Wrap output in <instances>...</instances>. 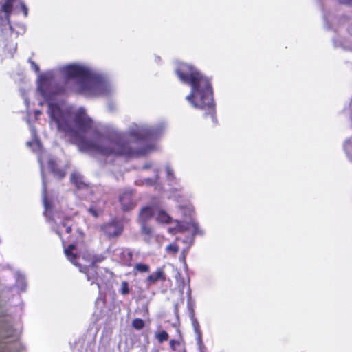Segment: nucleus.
I'll return each mask as SVG.
<instances>
[{
  "label": "nucleus",
  "instance_id": "obj_4",
  "mask_svg": "<svg viewBox=\"0 0 352 352\" xmlns=\"http://www.w3.org/2000/svg\"><path fill=\"white\" fill-rule=\"evenodd\" d=\"M22 12L23 16L28 15V8L21 0H0V34L3 36L19 35L25 32L23 27L20 26L19 31L14 30L11 25L10 16Z\"/></svg>",
  "mask_w": 352,
  "mask_h": 352
},
{
  "label": "nucleus",
  "instance_id": "obj_3",
  "mask_svg": "<svg viewBox=\"0 0 352 352\" xmlns=\"http://www.w3.org/2000/svg\"><path fill=\"white\" fill-rule=\"evenodd\" d=\"M175 72L182 82L190 86V93L186 100L194 108L204 111L205 116H210L215 122V104L210 79L194 66L183 62L175 63Z\"/></svg>",
  "mask_w": 352,
  "mask_h": 352
},
{
  "label": "nucleus",
  "instance_id": "obj_34",
  "mask_svg": "<svg viewBox=\"0 0 352 352\" xmlns=\"http://www.w3.org/2000/svg\"><path fill=\"white\" fill-rule=\"evenodd\" d=\"M340 3L352 6V0H338Z\"/></svg>",
  "mask_w": 352,
  "mask_h": 352
},
{
  "label": "nucleus",
  "instance_id": "obj_23",
  "mask_svg": "<svg viewBox=\"0 0 352 352\" xmlns=\"http://www.w3.org/2000/svg\"><path fill=\"white\" fill-rule=\"evenodd\" d=\"M91 258H91L92 261H91V266L96 267V265L102 262L106 258V256L102 254H94Z\"/></svg>",
  "mask_w": 352,
  "mask_h": 352
},
{
  "label": "nucleus",
  "instance_id": "obj_14",
  "mask_svg": "<svg viewBox=\"0 0 352 352\" xmlns=\"http://www.w3.org/2000/svg\"><path fill=\"white\" fill-rule=\"evenodd\" d=\"M165 280L166 275L164 274V270L162 267H159L155 272L152 273L147 277L146 282L148 283V285H150L158 280L164 281Z\"/></svg>",
  "mask_w": 352,
  "mask_h": 352
},
{
  "label": "nucleus",
  "instance_id": "obj_17",
  "mask_svg": "<svg viewBox=\"0 0 352 352\" xmlns=\"http://www.w3.org/2000/svg\"><path fill=\"white\" fill-rule=\"evenodd\" d=\"M155 177L153 178H144L136 180L135 184L138 186H151L155 184L159 177V170L157 168H154Z\"/></svg>",
  "mask_w": 352,
  "mask_h": 352
},
{
  "label": "nucleus",
  "instance_id": "obj_19",
  "mask_svg": "<svg viewBox=\"0 0 352 352\" xmlns=\"http://www.w3.org/2000/svg\"><path fill=\"white\" fill-rule=\"evenodd\" d=\"M16 286L21 292L25 291L26 289V280L23 274L20 272L16 273Z\"/></svg>",
  "mask_w": 352,
  "mask_h": 352
},
{
  "label": "nucleus",
  "instance_id": "obj_28",
  "mask_svg": "<svg viewBox=\"0 0 352 352\" xmlns=\"http://www.w3.org/2000/svg\"><path fill=\"white\" fill-rule=\"evenodd\" d=\"M165 170L166 173V177L168 180L174 179V171L169 164H166L165 166Z\"/></svg>",
  "mask_w": 352,
  "mask_h": 352
},
{
  "label": "nucleus",
  "instance_id": "obj_20",
  "mask_svg": "<svg viewBox=\"0 0 352 352\" xmlns=\"http://www.w3.org/2000/svg\"><path fill=\"white\" fill-rule=\"evenodd\" d=\"M104 205V201H99L98 204H92L88 210L89 212L94 217H98L99 214L101 212Z\"/></svg>",
  "mask_w": 352,
  "mask_h": 352
},
{
  "label": "nucleus",
  "instance_id": "obj_40",
  "mask_svg": "<svg viewBox=\"0 0 352 352\" xmlns=\"http://www.w3.org/2000/svg\"><path fill=\"white\" fill-rule=\"evenodd\" d=\"M24 100H25V102L26 105H28V99L26 98H25Z\"/></svg>",
  "mask_w": 352,
  "mask_h": 352
},
{
  "label": "nucleus",
  "instance_id": "obj_25",
  "mask_svg": "<svg viewBox=\"0 0 352 352\" xmlns=\"http://www.w3.org/2000/svg\"><path fill=\"white\" fill-rule=\"evenodd\" d=\"M179 251V247L176 243H171L166 247V252L168 254L175 255Z\"/></svg>",
  "mask_w": 352,
  "mask_h": 352
},
{
  "label": "nucleus",
  "instance_id": "obj_13",
  "mask_svg": "<svg viewBox=\"0 0 352 352\" xmlns=\"http://www.w3.org/2000/svg\"><path fill=\"white\" fill-rule=\"evenodd\" d=\"M47 164L48 168L51 170L52 173L54 174V175L60 179L63 178L65 176V172L64 170L61 168H58L56 167V160L52 157H50L47 158Z\"/></svg>",
  "mask_w": 352,
  "mask_h": 352
},
{
  "label": "nucleus",
  "instance_id": "obj_35",
  "mask_svg": "<svg viewBox=\"0 0 352 352\" xmlns=\"http://www.w3.org/2000/svg\"><path fill=\"white\" fill-rule=\"evenodd\" d=\"M179 342L177 341V340H171L170 341V347L175 350V344H179Z\"/></svg>",
  "mask_w": 352,
  "mask_h": 352
},
{
  "label": "nucleus",
  "instance_id": "obj_11",
  "mask_svg": "<svg viewBox=\"0 0 352 352\" xmlns=\"http://www.w3.org/2000/svg\"><path fill=\"white\" fill-rule=\"evenodd\" d=\"M192 326L195 333L196 345L199 352H208L202 340V333L198 320L193 316L191 317Z\"/></svg>",
  "mask_w": 352,
  "mask_h": 352
},
{
  "label": "nucleus",
  "instance_id": "obj_39",
  "mask_svg": "<svg viewBox=\"0 0 352 352\" xmlns=\"http://www.w3.org/2000/svg\"><path fill=\"white\" fill-rule=\"evenodd\" d=\"M41 114V112L38 110L35 111V116L36 117L39 116Z\"/></svg>",
  "mask_w": 352,
  "mask_h": 352
},
{
  "label": "nucleus",
  "instance_id": "obj_41",
  "mask_svg": "<svg viewBox=\"0 0 352 352\" xmlns=\"http://www.w3.org/2000/svg\"><path fill=\"white\" fill-rule=\"evenodd\" d=\"M56 233L60 235V232L58 230L56 231Z\"/></svg>",
  "mask_w": 352,
  "mask_h": 352
},
{
  "label": "nucleus",
  "instance_id": "obj_5",
  "mask_svg": "<svg viewBox=\"0 0 352 352\" xmlns=\"http://www.w3.org/2000/svg\"><path fill=\"white\" fill-rule=\"evenodd\" d=\"M30 131L32 137V140L27 142V146L32 148V150L38 154V161L40 164L41 168V173L42 177V183H43V190H42V199L43 203L44 206V212L43 214L45 216L47 219H52V221H56L55 218L53 216V207L51 204L50 201L47 198V189H46V182L44 177L43 173V161L45 160V155L42 152V146L40 141L38 140L36 136V129L30 126Z\"/></svg>",
  "mask_w": 352,
  "mask_h": 352
},
{
  "label": "nucleus",
  "instance_id": "obj_33",
  "mask_svg": "<svg viewBox=\"0 0 352 352\" xmlns=\"http://www.w3.org/2000/svg\"><path fill=\"white\" fill-rule=\"evenodd\" d=\"M153 164L151 162H146V164H144L142 166V169L143 170H147L148 168H153Z\"/></svg>",
  "mask_w": 352,
  "mask_h": 352
},
{
  "label": "nucleus",
  "instance_id": "obj_37",
  "mask_svg": "<svg viewBox=\"0 0 352 352\" xmlns=\"http://www.w3.org/2000/svg\"><path fill=\"white\" fill-rule=\"evenodd\" d=\"M324 21H325V22H326V28H327V29H330V28H331V27H330V25L328 24V21H327V16H324Z\"/></svg>",
  "mask_w": 352,
  "mask_h": 352
},
{
  "label": "nucleus",
  "instance_id": "obj_30",
  "mask_svg": "<svg viewBox=\"0 0 352 352\" xmlns=\"http://www.w3.org/2000/svg\"><path fill=\"white\" fill-rule=\"evenodd\" d=\"M28 61L30 64L31 69L34 70L36 73L39 72L40 68L38 64H36L31 58H29Z\"/></svg>",
  "mask_w": 352,
  "mask_h": 352
},
{
  "label": "nucleus",
  "instance_id": "obj_31",
  "mask_svg": "<svg viewBox=\"0 0 352 352\" xmlns=\"http://www.w3.org/2000/svg\"><path fill=\"white\" fill-rule=\"evenodd\" d=\"M94 254H91L89 252H85L83 253L82 254V258L87 261L88 263H89V266H91V261H92V256H93Z\"/></svg>",
  "mask_w": 352,
  "mask_h": 352
},
{
  "label": "nucleus",
  "instance_id": "obj_15",
  "mask_svg": "<svg viewBox=\"0 0 352 352\" xmlns=\"http://www.w3.org/2000/svg\"><path fill=\"white\" fill-rule=\"evenodd\" d=\"M140 226L141 232L144 235V241L148 243H152L155 238L153 229L146 223L140 224Z\"/></svg>",
  "mask_w": 352,
  "mask_h": 352
},
{
  "label": "nucleus",
  "instance_id": "obj_10",
  "mask_svg": "<svg viewBox=\"0 0 352 352\" xmlns=\"http://www.w3.org/2000/svg\"><path fill=\"white\" fill-rule=\"evenodd\" d=\"M331 42L334 48H340L344 51L352 52V41L349 38L336 35L332 37Z\"/></svg>",
  "mask_w": 352,
  "mask_h": 352
},
{
  "label": "nucleus",
  "instance_id": "obj_9",
  "mask_svg": "<svg viewBox=\"0 0 352 352\" xmlns=\"http://www.w3.org/2000/svg\"><path fill=\"white\" fill-rule=\"evenodd\" d=\"M119 201L123 211L127 212L132 210L135 206V201L133 197V191L127 190L119 196Z\"/></svg>",
  "mask_w": 352,
  "mask_h": 352
},
{
  "label": "nucleus",
  "instance_id": "obj_24",
  "mask_svg": "<svg viewBox=\"0 0 352 352\" xmlns=\"http://www.w3.org/2000/svg\"><path fill=\"white\" fill-rule=\"evenodd\" d=\"M134 270L141 273L148 272L150 270V267L147 264L139 263L134 266Z\"/></svg>",
  "mask_w": 352,
  "mask_h": 352
},
{
  "label": "nucleus",
  "instance_id": "obj_27",
  "mask_svg": "<svg viewBox=\"0 0 352 352\" xmlns=\"http://www.w3.org/2000/svg\"><path fill=\"white\" fill-rule=\"evenodd\" d=\"M133 327L138 330L142 329L144 326V322L140 318H135L132 322Z\"/></svg>",
  "mask_w": 352,
  "mask_h": 352
},
{
  "label": "nucleus",
  "instance_id": "obj_32",
  "mask_svg": "<svg viewBox=\"0 0 352 352\" xmlns=\"http://www.w3.org/2000/svg\"><path fill=\"white\" fill-rule=\"evenodd\" d=\"M16 50V44H15V43L12 44L10 46V51L8 52V55L10 57H12L13 56L14 53L15 52Z\"/></svg>",
  "mask_w": 352,
  "mask_h": 352
},
{
  "label": "nucleus",
  "instance_id": "obj_26",
  "mask_svg": "<svg viewBox=\"0 0 352 352\" xmlns=\"http://www.w3.org/2000/svg\"><path fill=\"white\" fill-rule=\"evenodd\" d=\"M156 338L159 342L162 343L168 339V334L166 331H162L156 333Z\"/></svg>",
  "mask_w": 352,
  "mask_h": 352
},
{
  "label": "nucleus",
  "instance_id": "obj_16",
  "mask_svg": "<svg viewBox=\"0 0 352 352\" xmlns=\"http://www.w3.org/2000/svg\"><path fill=\"white\" fill-rule=\"evenodd\" d=\"M70 180L78 189H83L87 186L86 183L83 180L82 175L78 171H74L72 173Z\"/></svg>",
  "mask_w": 352,
  "mask_h": 352
},
{
  "label": "nucleus",
  "instance_id": "obj_2",
  "mask_svg": "<svg viewBox=\"0 0 352 352\" xmlns=\"http://www.w3.org/2000/svg\"><path fill=\"white\" fill-rule=\"evenodd\" d=\"M59 72L66 80L74 79V91L86 97L109 96L115 92L108 76L91 65L74 63L61 67Z\"/></svg>",
  "mask_w": 352,
  "mask_h": 352
},
{
  "label": "nucleus",
  "instance_id": "obj_21",
  "mask_svg": "<svg viewBox=\"0 0 352 352\" xmlns=\"http://www.w3.org/2000/svg\"><path fill=\"white\" fill-rule=\"evenodd\" d=\"M120 254L121 256L123 257L122 258L123 262L127 263L131 260L132 256H133V253L130 250L120 249Z\"/></svg>",
  "mask_w": 352,
  "mask_h": 352
},
{
  "label": "nucleus",
  "instance_id": "obj_12",
  "mask_svg": "<svg viewBox=\"0 0 352 352\" xmlns=\"http://www.w3.org/2000/svg\"><path fill=\"white\" fill-rule=\"evenodd\" d=\"M156 212L157 207L153 204H148L142 207L139 212V223H146L155 214Z\"/></svg>",
  "mask_w": 352,
  "mask_h": 352
},
{
  "label": "nucleus",
  "instance_id": "obj_38",
  "mask_svg": "<svg viewBox=\"0 0 352 352\" xmlns=\"http://www.w3.org/2000/svg\"><path fill=\"white\" fill-rule=\"evenodd\" d=\"M348 32L349 33L352 35V24H351L348 28Z\"/></svg>",
  "mask_w": 352,
  "mask_h": 352
},
{
  "label": "nucleus",
  "instance_id": "obj_29",
  "mask_svg": "<svg viewBox=\"0 0 352 352\" xmlns=\"http://www.w3.org/2000/svg\"><path fill=\"white\" fill-rule=\"evenodd\" d=\"M120 292L123 295H126L129 293V283L126 281L121 283V288Z\"/></svg>",
  "mask_w": 352,
  "mask_h": 352
},
{
  "label": "nucleus",
  "instance_id": "obj_6",
  "mask_svg": "<svg viewBox=\"0 0 352 352\" xmlns=\"http://www.w3.org/2000/svg\"><path fill=\"white\" fill-rule=\"evenodd\" d=\"M74 250H76V246L73 244H70L67 248L65 249L64 252L67 259L70 261L74 265L78 266L79 267L80 272L86 274L87 280L91 281V284L96 283L98 274L96 267H82L80 264H78L76 261L78 256L74 252Z\"/></svg>",
  "mask_w": 352,
  "mask_h": 352
},
{
  "label": "nucleus",
  "instance_id": "obj_18",
  "mask_svg": "<svg viewBox=\"0 0 352 352\" xmlns=\"http://www.w3.org/2000/svg\"><path fill=\"white\" fill-rule=\"evenodd\" d=\"M156 221L161 223H169L172 221L171 217L164 210L158 209L157 208V212L155 213Z\"/></svg>",
  "mask_w": 352,
  "mask_h": 352
},
{
  "label": "nucleus",
  "instance_id": "obj_1",
  "mask_svg": "<svg viewBox=\"0 0 352 352\" xmlns=\"http://www.w3.org/2000/svg\"><path fill=\"white\" fill-rule=\"evenodd\" d=\"M58 73L51 70L39 74L36 90L47 104L51 125L64 133L80 151L98 156L103 163L112 164L118 157L146 155L157 149L155 142L140 148L134 147L133 143L157 140L167 127L165 121L154 125L131 123L126 132L96 126L83 107L74 111L62 98L65 87L59 81Z\"/></svg>",
  "mask_w": 352,
  "mask_h": 352
},
{
  "label": "nucleus",
  "instance_id": "obj_36",
  "mask_svg": "<svg viewBox=\"0 0 352 352\" xmlns=\"http://www.w3.org/2000/svg\"><path fill=\"white\" fill-rule=\"evenodd\" d=\"M63 226H65V231L67 233H70L72 232V226L67 224H63Z\"/></svg>",
  "mask_w": 352,
  "mask_h": 352
},
{
  "label": "nucleus",
  "instance_id": "obj_8",
  "mask_svg": "<svg viewBox=\"0 0 352 352\" xmlns=\"http://www.w3.org/2000/svg\"><path fill=\"white\" fill-rule=\"evenodd\" d=\"M101 230L108 237L118 236L122 232L123 226L120 222L113 221L103 225Z\"/></svg>",
  "mask_w": 352,
  "mask_h": 352
},
{
  "label": "nucleus",
  "instance_id": "obj_22",
  "mask_svg": "<svg viewBox=\"0 0 352 352\" xmlns=\"http://www.w3.org/2000/svg\"><path fill=\"white\" fill-rule=\"evenodd\" d=\"M344 151L349 157L352 161V140H347L344 144Z\"/></svg>",
  "mask_w": 352,
  "mask_h": 352
},
{
  "label": "nucleus",
  "instance_id": "obj_7",
  "mask_svg": "<svg viewBox=\"0 0 352 352\" xmlns=\"http://www.w3.org/2000/svg\"><path fill=\"white\" fill-rule=\"evenodd\" d=\"M177 228H175L177 232H188L194 237L196 235H202L203 231L200 229L199 225L192 219L190 218L189 220L176 221ZM193 238H192V241Z\"/></svg>",
  "mask_w": 352,
  "mask_h": 352
}]
</instances>
